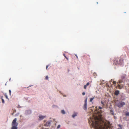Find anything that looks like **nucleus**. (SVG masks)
<instances>
[{"label": "nucleus", "mask_w": 129, "mask_h": 129, "mask_svg": "<svg viewBox=\"0 0 129 129\" xmlns=\"http://www.w3.org/2000/svg\"><path fill=\"white\" fill-rule=\"evenodd\" d=\"M126 116H129V113L127 112L126 113Z\"/></svg>", "instance_id": "obj_21"}, {"label": "nucleus", "mask_w": 129, "mask_h": 129, "mask_svg": "<svg viewBox=\"0 0 129 129\" xmlns=\"http://www.w3.org/2000/svg\"><path fill=\"white\" fill-rule=\"evenodd\" d=\"M53 123V121H52L51 120L48 121L44 124V125L46 126H48L52 124Z\"/></svg>", "instance_id": "obj_4"}, {"label": "nucleus", "mask_w": 129, "mask_h": 129, "mask_svg": "<svg viewBox=\"0 0 129 129\" xmlns=\"http://www.w3.org/2000/svg\"><path fill=\"white\" fill-rule=\"evenodd\" d=\"M90 83L89 82H87L86 85H85L84 86V89H86L87 88V87L88 85H89V84Z\"/></svg>", "instance_id": "obj_10"}, {"label": "nucleus", "mask_w": 129, "mask_h": 129, "mask_svg": "<svg viewBox=\"0 0 129 129\" xmlns=\"http://www.w3.org/2000/svg\"><path fill=\"white\" fill-rule=\"evenodd\" d=\"M116 83V82L115 81H113V84H115Z\"/></svg>", "instance_id": "obj_26"}, {"label": "nucleus", "mask_w": 129, "mask_h": 129, "mask_svg": "<svg viewBox=\"0 0 129 129\" xmlns=\"http://www.w3.org/2000/svg\"><path fill=\"white\" fill-rule=\"evenodd\" d=\"M117 84H118V87L119 88V89H122L123 87V86H122V85H120V84H119L118 83V82H117Z\"/></svg>", "instance_id": "obj_8"}, {"label": "nucleus", "mask_w": 129, "mask_h": 129, "mask_svg": "<svg viewBox=\"0 0 129 129\" xmlns=\"http://www.w3.org/2000/svg\"><path fill=\"white\" fill-rule=\"evenodd\" d=\"M60 127V125L59 124L58 125L56 128L57 129H58Z\"/></svg>", "instance_id": "obj_18"}, {"label": "nucleus", "mask_w": 129, "mask_h": 129, "mask_svg": "<svg viewBox=\"0 0 129 129\" xmlns=\"http://www.w3.org/2000/svg\"><path fill=\"white\" fill-rule=\"evenodd\" d=\"M5 96V97L6 98L8 99V96L6 95Z\"/></svg>", "instance_id": "obj_27"}, {"label": "nucleus", "mask_w": 129, "mask_h": 129, "mask_svg": "<svg viewBox=\"0 0 129 129\" xmlns=\"http://www.w3.org/2000/svg\"><path fill=\"white\" fill-rule=\"evenodd\" d=\"M61 113L63 114H66V112L64 110H61Z\"/></svg>", "instance_id": "obj_14"}, {"label": "nucleus", "mask_w": 129, "mask_h": 129, "mask_svg": "<svg viewBox=\"0 0 129 129\" xmlns=\"http://www.w3.org/2000/svg\"><path fill=\"white\" fill-rule=\"evenodd\" d=\"M75 55L76 56L77 58H78V57L77 55Z\"/></svg>", "instance_id": "obj_33"}, {"label": "nucleus", "mask_w": 129, "mask_h": 129, "mask_svg": "<svg viewBox=\"0 0 129 129\" xmlns=\"http://www.w3.org/2000/svg\"><path fill=\"white\" fill-rule=\"evenodd\" d=\"M78 114V112H74L73 114L72 115V117L73 118H74L75 117L77 116Z\"/></svg>", "instance_id": "obj_7"}, {"label": "nucleus", "mask_w": 129, "mask_h": 129, "mask_svg": "<svg viewBox=\"0 0 129 129\" xmlns=\"http://www.w3.org/2000/svg\"><path fill=\"white\" fill-rule=\"evenodd\" d=\"M52 107L54 109H57L58 108V107L57 105L54 104L52 105Z\"/></svg>", "instance_id": "obj_9"}, {"label": "nucleus", "mask_w": 129, "mask_h": 129, "mask_svg": "<svg viewBox=\"0 0 129 129\" xmlns=\"http://www.w3.org/2000/svg\"><path fill=\"white\" fill-rule=\"evenodd\" d=\"M9 93L10 94H11V90H10L9 91Z\"/></svg>", "instance_id": "obj_25"}, {"label": "nucleus", "mask_w": 129, "mask_h": 129, "mask_svg": "<svg viewBox=\"0 0 129 129\" xmlns=\"http://www.w3.org/2000/svg\"><path fill=\"white\" fill-rule=\"evenodd\" d=\"M128 86H129V84H128Z\"/></svg>", "instance_id": "obj_35"}, {"label": "nucleus", "mask_w": 129, "mask_h": 129, "mask_svg": "<svg viewBox=\"0 0 129 129\" xmlns=\"http://www.w3.org/2000/svg\"><path fill=\"white\" fill-rule=\"evenodd\" d=\"M2 103L4 104L5 103V101H4V99H2Z\"/></svg>", "instance_id": "obj_20"}, {"label": "nucleus", "mask_w": 129, "mask_h": 129, "mask_svg": "<svg viewBox=\"0 0 129 129\" xmlns=\"http://www.w3.org/2000/svg\"><path fill=\"white\" fill-rule=\"evenodd\" d=\"M118 82V83L119 84H120V85H122V86H123L124 85L123 84H122V82H123V81H122L121 80H119V81Z\"/></svg>", "instance_id": "obj_13"}, {"label": "nucleus", "mask_w": 129, "mask_h": 129, "mask_svg": "<svg viewBox=\"0 0 129 129\" xmlns=\"http://www.w3.org/2000/svg\"><path fill=\"white\" fill-rule=\"evenodd\" d=\"M3 96H1V100L3 99Z\"/></svg>", "instance_id": "obj_24"}, {"label": "nucleus", "mask_w": 129, "mask_h": 129, "mask_svg": "<svg viewBox=\"0 0 129 129\" xmlns=\"http://www.w3.org/2000/svg\"><path fill=\"white\" fill-rule=\"evenodd\" d=\"M94 97H93L92 98H90V101L91 102L92 100L94 99Z\"/></svg>", "instance_id": "obj_15"}, {"label": "nucleus", "mask_w": 129, "mask_h": 129, "mask_svg": "<svg viewBox=\"0 0 129 129\" xmlns=\"http://www.w3.org/2000/svg\"><path fill=\"white\" fill-rule=\"evenodd\" d=\"M31 112L30 110H28L25 111V114L26 115H29L31 113Z\"/></svg>", "instance_id": "obj_6"}, {"label": "nucleus", "mask_w": 129, "mask_h": 129, "mask_svg": "<svg viewBox=\"0 0 129 129\" xmlns=\"http://www.w3.org/2000/svg\"><path fill=\"white\" fill-rule=\"evenodd\" d=\"M99 112L100 117L93 115L90 117L88 122L91 127H92L95 129H110L111 124L108 121L102 119L101 117L102 115L99 111Z\"/></svg>", "instance_id": "obj_1"}, {"label": "nucleus", "mask_w": 129, "mask_h": 129, "mask_svg": "<svg viewBox=\"0 0 129 129\" xmlns=\"http://www.w3.org/2000/svg\"><path fill=\"white\" fill-rule=\"evenodd\" d=\"M119 93V91L118 90H116L115 92V94L116 95H117Z\"/></svg>", "instance_id": "obj_11"}, {"label": "nucleus", "mask_w": 129, "mask_h": 129, "mask_svg": "<svg viewBox=\"0 0 129 129\" xmlns=\"http://www.w3.org/2000/svg\"><path fill=\"white\" fill-rule=\"evenodd\" d=\"M83 108L85 110H86L87 108V103H84L83 107Z\"/></svg>", "instance_id": "obj_12"}, {"label": "nucleus", "mask_w": 129, "mask_h": 129, "mask_svg": "<svg viewBox=\"0 0 129 129\" xmlns=\"http://www.w3.org/2000/svg\"><path fill=\"white\" fill-rule=\"evenodd\" d=\"M18 108H21V107L20 106H18Z\"/></svg>", "instance_id": "obj_31"}, {"label": "nucleus", "mask_w": 129, "mask_h": 129, "mask_svg": "<svg viewBox=\"0 0 129 129\" xmlns=\"http://www.w3.org/2000/svg\"><path fill=\"white\" fill-rule=\"evenodd\" d=\"M45 79L46 80H48V76H47L45 77Z\"/></svg>", "instance_id": "obj_22"}, {"label": "nucleus", "mask_w": 129, "mask_h": 129, "mask_svg": "<svg viewBox=\"0 0 129 129\" xmlns=\"http://www.w3.org/2000/svg\"><path fill=\"white\" fill-rule=\"evenodd\" d=\"M119 126V128H118L117 129H122V126L120 125H118Z\"/></svg>", "instance_id": "obj_16"}, {"label": "nucleus", "mask_w": 129, "mask_h": 129, "mask_svg": "<svg viewBox=\"0 0 129 129\" xmlns=\"http://www.w3.org/2000/svg\"><path fill=\"white\" fill-rule=\"evenodd\" d=\"M11 80V79H10V80Z\"/></svg>", "instance_id": "obj_36"}, {"label": "nucleus", "mask_w": 129, "mask_h": 129, "mask_svg": "<svg viewBox=\"0 0 129 129\" xmlns=\"http://www.w3.org/2000/svg\"><path fill=\"white\" fill-rule=\"evenodd\" d=\"M17 120V119L15 118L13 120L12 123L11 129H17L18 124L16 122Z\"/></svg>", "instance_id": "obj_2"}, {"label": "nucleus", "mask_w": 129, "mask_h": 129, "mask_svg": "<svg viewBox=\"0 0 129 129\" xmlns=\"http://www.w3.org/2000/svg\"><path fill=\"white\" fill-rule=\"evenodd\" d=\"M85 94V92H83L82 93V94L83 95H84Z\"/></svg>", "instance_id": "obj_23"}, {"label": "nucleus", "mask_w": 129, "mask_h": 129, "mask_svg": "<svg viewBox=\"0 0 129 129\" xmlns=\"http://www.w3.org/2000/svg\"><path fill=\"white\" fill-rule=\"evenodd\" d=\"M48 65H47L46 66V69L47 70V69L48 68Z\"/></svg>", "instance_id": "obj_30"}, {"label": "nucleus", "mask_w": 129, "mask_h": 129, "mask_svg": "<svg viewBox=\"0 0 129 129\" xmlns=\"http://www.w3.org/2000/svg\"><path fill=\"white\" fill-rule=\"evenodd\" d=\"M46 115H40L39 116V119L38 120H41L43 119H44L46 117Z\"/></svg>", "instance_id": "obj_5"}, {"label": "nucleus", "mask_w": 129, "mask_h": 129, "mask_svg": "<svg viewBox=\"0 0 129 129\" xmlns=\"http://www.w3.org/2000/svg\"><path fill=\"white\" fill-rule=\"evenodd\" d=\"M19 114V113H17L16 114V115L18 116Z\"/></svg>", "instance_id": "obj_28"}, {"label": "nucleus", "mask_w": 129, "mask_h": 129, "mask_svg": "<svg viewBox=\"0 0 129 129\" xmlns=\"http://www.w3.org/2000/svg\"><path fill=\"white\" fill-rule=\"evenodd\" d=\"M101 103L102 104V105H103V106H104V105H105V103L102 101L101 102Z\"/></svg>", "instance_id": "obj_19"}, {"label": "nucleus", "mask_w": 129, "mask_h": 129, "mask_svg": "<svg viewBox=\"0 0 129 129\" xmlns=\"http://www.w3.org/2000/svg\"><path fill=\"white\" fill-rule=\"evenodd\" d=\"M125 104V103L123 102H119L116 103V105L119 107L120 108L124 105Z\"/></svg>", "instance_id": "obj_3"}, {"label": "nucleus", "mask_w": 129, "mask_h": 129, "mask_svg": "<svg viewBox=\"0 0 129 129\" xmlns=\"http://www.w3.org/2000/svg\"><path fill=\"white\" fill-rule=\"evenodd\" d=\"M87 98H86L84 100V103H87Z\"/></svg>", "instance_id": "obj_17"}, {"label": "nucleus", "mask_w": 129, "mask_h": 129, "mask_svg": "<svg viewBox=\"0 0 129 129\" xmlns=\"http://www.w3.org/2000/svg\"><path fill=\"white\" fill-rule=\"evenodd\" d=\"M102 107H99V109H102Z\"/></svg>", "instance_id": "obj_29"}, {"label": "nucleus", "mask_w": 129, "mask_h": 129, "mask_svg": "<svg viewBox=\"0 0 129 129\" xmlns=\"http://www.w3.org/2000/svg\"><path fill=\"white\" fill-rule=\"evenodd\" d=\"M66 58L67 60H68V58H67V57H66Z\"/></svg>", "instance_id": "obj_34"}, {"label": "nucleus", "mask_w": 129, "mask_h": 129, "mask_svg": "<svg viewBox=\"0 0 129 129\" xmlns=\"http://www.w3.org/2000/svg\"><path fill=\"white\" fill-rule=\"evenodd\" d=\"M63 55L64 56V57H65V58H66V57H66V56L64 54H63Z\"/></svg>", "instance_id": "obj_32"}]
</instances>
